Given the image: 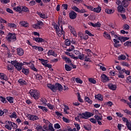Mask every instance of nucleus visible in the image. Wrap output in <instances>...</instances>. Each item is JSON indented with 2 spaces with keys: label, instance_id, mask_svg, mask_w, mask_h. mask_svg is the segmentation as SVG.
Instances as JSON below:
<instances>
[{
  "label": "nucleus",
  "instance_id": "7ed1b4c3",
  "mask_svg": "<svg viewBox=\"0 0 131 131\" xmlns=\"http://www.w3.org/2000/svg\"><path fill=\"white\" fill-rule=\"evenodd\" d=\"M50 89L54 93H56L57 91H59V92H63V86L59 83H56L55 85L50 84Z\"/></svg>",
  "mask_w": 131,
  "mask_h": 131
},
{
  "label": "nucleus",
  "instance_id": "f704fd0d",
  "mask_svg": "<svg viewBox=\"0 0 131 131\" xmlns=\"http://www.w3.org/2000/svg\"><path fill=\"white\" fill-rule=\"evenodd\" d=\"M63 60H65V61L66 62V63H68V64H69V65H70V64H71V60H70V58L67 57H63Z\"/></svg>",
  "mask_w": 131,
  "mask_h": 131
},
{
  "label": "nucleus",
  "instance_id": "4468645a",
  "mask_svg": "<svg viewBox=\"0 0 131 131\" xmlns=\"http://www.w3.org/2000/svg\"><path fill=\"white\" fill-rule=\"evenodd\" d=\"M16 52L18 56H23L24 55V50L21 48H17Z\"/></svg>",
  "mask_w": 131,
  "mask_h": 131
},
{
  "label": "nucleus",
  "instance_id": "9d476101",
  "mask_svg": "<svg viewBox=\"0 0 131 131\" xmlns=\"http://www.w3.org/2000/svg\"><path fill=\"white\" fill-rule=\"evenodd\" d=\"M43 25V23L41 21H37L36 24L33 26L34 28L36 29H40L41 26Z\"/></svg>",
  "mask_w": 131,
  "mask_h": 131
},
{
  "label": "nucleus",
  "instance_id": "0e129e2a",
  "mask_svg": "<svg viewBox=\"0 0 131 131\" xmlns=\"http://www.w3.org/2000/svg\"><path fill=\"white\" fill-rule=\"evenodd\" d=\"M127 83H131V76H129L126 78Z\"/></svg>",
  "mask_w": 131,
  "mask_h": 131
},
{
  "label": "nucleus",
  "instance_id": "423d86ee",
  "mask_svg": "<svg viewBox=\"0 0 131 131\" xmlns=\"http://www.w3.org/2000/svg\"><path fill=\"white\" fill-rule=\"evenodd\" d=\"M0 79L5 80V81H7L10 85L12 84V83L9 81V76L6 75V74H4V73H0Z\"/></svg>",
  "mask_w": 131,
  "mask_h": 131
},
{
  "label": "nucleus",
  "instance_id": "79ce46f5",
  "mask_svg": "<svg viewBox=\"0 0 131 131\" xmlns=\"http://www.w3.org/2000/svg\"><path fill=\"white\" fill-rule=\"evenodd\" d=\"M64 112L66 113V114H69V112L67 111V110H69V107H68V106L66 105H64Z\"/></svg>",
  "mask_w": 131,
  "mask_h": 131
},
{
  "label": "nucleus",
  "instance_id": "a19ab883",
  "mask_svg": "<svg viewBox=\"0 0 131 131\" xmlns=\"http://www.w3.org/2000/svg\"><path fill=\"white\" fill-rule=\"evenodd\" d=\"M38 60H39V61H41V64H42V65L45 66L46 64H47L48 63V60H45L42 58H39Z\"/></svg>",
  "mask_w": 131,
  "mask_h": 131
},
{
  "label": "nucleus",
  "instance_id": "4be33fe9",
  "mask_svg": "<svg viewBox=\"0 0 131 131\" xmlns=\"http://www.w3.org/2000/svg\"><path fill=\"white\" fill-rule=\"evenodd\" d=\"M19 24L23 27H29V24L25 21H20Z\"/></svg>",
  "mask_w": 131,
  "mask_h": 131
},
{
  "label": "nucleus",
  "instance_id": "f8f14e48",
  "mask_svg": "<svg viewBox=\"0 0 131 131\" xmlns=\"http://www.w3.org/2000/svg\"><path fill=\"white\" fill-rule=\"evenodd\" d=\"M22 62H19L17 61L14 67L17 71H21V70H22Z\"/></svg>",
  "mask_w": 131,
  "mask_h": 131
},
{
  "label": "nucleus",
  "instance_id": "2eb2a0df",
  "mask_svg": "<svg viewBox=\"0 0 131 131\" xmlns=\"http://www.w3.org/2000/svg\"><path fill=\"white\" fill-rule=\"evenodd\" d=\"M101 81L102 82H107V81L110 80L109 77H108L106 75L104 74L101 75Z\"/></svg>",
  "mask_w": 131,
  "mask_h": 131
},
{
  "label": "nucleus",
  "instance_id": "9b49d317",
  "mask_svg": "<svg viewBox=\"0 0 131 131\" xmlns=\"http://www.w3.org/2000/svg\"><path fill=\"white\" fill-rule=\"evenodd\" d=\"M130 2V0H122L121 5L124 8H127Z\"/></svg>",
  "mask_w": 131,
  "mask_h": 131
},
{
  "label": "nucleus",
  "instance_id": "5fc2aeb1",
  "mask_svg": "<svg viewBox=\"0 0 131 131\" xmlns=\"http://www.w3.org/2000/svg\"><path fill=\"white\" fill-rule=\"evenodd\" d=\"M62 120L64 121V122H66V123H69L70 122V120L69 119H68L67 118H65L63 117Z\"/></svg>",
  "mask_w": 131,
  "mask_h": 131
},
{
  "label": "nucleus",
  "instance_id": "ea45409f",
  "mask_svg": "<svg viewBox=\"0 0 131 131\" xmlns=\"http://www.w3.org/2000/svg\"><path fill=\"white\" fill-rule=\"evenodd\" d=\"M10 118L16 119V118H17V113L15 112H13L10 116Z\"/></svg>",
  "mask_w": 131,
  "mask_h": 131
},
{
  "label": "nucleus",
  "instance_id": "8fccbe9b",
  "mask_svg": "<svg viewBox=\"0 0 131 131\" xmlns=\"http://www.w3.org/2000/svg\"><path fill=\"white\" fill-rule=\"evenodd\" d=\"M119 60H125L126 59V56L124 55H121L118 57Z\"/></svg>",
  "mask_w": 131,
  "mask_h": 131
},
{
  "label": "nucleus",
  "instance_id": "dca6fc26",
  "mask_svg": "<svg viewBox=\"0 0 131 131\" xmlns=\"http://www.w3.org/2000/svg\"><path fill=\"white\" fill-rule=\"evenodd\" d=\"M33 40L34 41H36V42H45V39H43L42 38L40 37H33Z\"/></svg>",
  "mask_w": 131,
  "mask_h": 131
},
{
  "label": "nucleus",
  "instance_id": "4c0bfd02",
  "mask_svg": "<svg viewBox=\"0 0 131 131\" xmlns=\"http://www.w3.org/2000/svg\"><path fill=\"white\" fill-rule=\"evenodd\" d=\"M50 56H53V57H56L58 55L56 52H55V51H54V50H50Z\"/></svg>",
  "mask_w": 131,
  "mask_h": 131
},
{
  "label": "nucleus",
  "instance_id": "58836bf2",
  "mask_svg": "<svg viewBox=\"0 0 131 131\" xmlns=\"http://www.w3.org/2000/svg\"><path fill=\"white\" fill-rule=\"evenodd\" d=\"M37 14L40 17V18H42V19H46V18H47L46 14L41 13V12H37Z\"/></svg>",
  "mask_w": 131,
  "mask_h": 131
},
{
  "label": "nucleus",
  "instance_id": "052dcab7",
  "mask_svg": "<svg viewBox=\"0 0 131 131\" xmlns=\"http://www.w3.org/2000/svg\"><path fill=\"white\" fill-rule=\"evenodd\" d=\"M101 24L100 23V22L98 21L97 23L94 24V27L96 28V27H100L101 26Z\"/></svg>",
  "mask_w": 131,
  "mask_h": 131
},
{
  "label": "nucleus",
  "instance_id": "393cba45",
  "mask_svg": "<svg viewBox=\"0 0 131 131\" xmlns=\"http://www.w3.org/2000/svg\"><path fill=\"white\" fill-rule=\"evenodd\" d=\"M95 99H97L98 101H103V96L101 95L100 94H98L97 95H96L95 96Z\"/></svg>",
  "mask_w": 131,
  "mask_h": 131
},
{
  "label": "nucleus",
  "instance_id": "de8ad7c7",
  "mask_svg": "<svg viewBox=\"0 0 131 131\" xmlns=\"http://www.w3.org/2000/svg\"><path fill=\"white\" fill-rule=\"evenodd\" d=\"M89 81L90 82H91V83H93V84H96V83H97V81L92 78H89Z\"/></svg>",
  "mask_w": 131,
  "mask_h": 131
},
{
  "label": "nucleus",
  "instance_id": "bf43d9fd",
  "mask_svg": "<svg viewBox=\"0 0 131 131\" xmlns=\"http://www.w3.org/2000/svg\"><path fill=\"white\" fill-rule=\"evenodd\" d=\"M72 9H73V10H74V11H75V12H77L78 13H79L80 9L77 7L74 6L72 8Z\"/></svg>",
  "mask_w": 131,
  "mask_h": 131
},
{
  "label": "nucleus",
  "instance_id": "5701e85b",
  "mask_svg": "<svg viewBox=\"0 0 131 131\" xmlns=\"http://www.w3.org/2000/svg\"><path fill=\"white\" fill-rule=\"evenodd\" d=\"M62 24L65 25V21L63 20V17L61 15L58 16V24Z\"/></svg>",
  "mask_w": 131,
  "mask_h": 131
},
{
  "label": "nucleus",
  "instance_id": "f03ea898",
  "mask_svg": "<svg viewBox=\"0 0 131 131\" xmlns=\"http://www.w3.org/2000/svg\"><path fill=\"white\" fill-rule=\"evenodd\" d=\"M6 39L9 43L15 42L17 40V35L16 33H8L6 37Z\"/></svg>",
  "mask_w": 131,
  "mask_h": 131
},
{
  "label": "nucleus",
  "instance_id": "bb28decb",
  "mask_svg": "<svg viewBox=\"0 0 131 131\" xmlns=\"http://www.w3.org/2000/svg\"><path fill=\"white\" fill-rule=\"evenodd\" d=\"M105 13H106V14H113V13L115 12V10L114 9H105Z\"/></svg>",
  "mask_w": 131,
  "mask_h": 131
},
{
  "label": "nucleus",
  "instance_id": "3c124183",
  "mask_svg": "<svg viewBox=\"0 0 131 131\" xmlns=\"http://www.w3.org/2000/svg\"><path fill=\"white\" fill-rule=\"evenodd\" d=\"M43 128L47 131L50 130V124H49L48 125H44Z\"/></svg>",
  "mask_w": 131,
  "mask_h": 131
},
{
  "label": "nucleus",
  "instance_id": "603ef678",
  "mask_svg": "<svg viewBox=\"0 0 131 131\" xmlns=\"http://www.w3.org/2000/svg\"><path fill=\"white\" fill-rule=\"evenodd\" d=\"M125 47H131V42L129 41H127L124 43Z\"/></svg>",
  "mask_w": 131,
  "mask_h": 131
},
{
  "label": "nucleus",
  "instance_id": "c85d7f7f",
  "mask_svg": "<svg viewBox=\"0 0 131 131\" xmlns=\"http://www.w3.org/2000/svg\"><path fill=\"white\" fill-rule=\"evenodd\" d=\"M7 98H6L5 97H4L3 96H0V100L1 101V102H2V103H3V104H7L8 103V101L6 99Z\"/></svg>",
  "mask_w": 131,
  "mask_h": 131
},
{
  "label": "nucleus",
  "instance_id": "c03bdc74",
  "mask_svg": "<svg viewBox=\"0 0 131 131\" xmlns=\"http://www.w3.org/2000/svg\"><path fill=\"white\" fill-rule=\"evenodd\" d=\"M78 59H80V60H84V54L80 53V54L78 55Z\"/></svg>",
  "mask_w": 131,
  "mask_h": 131
},
{
  "label": "nucleus",
  "instance_id": "774afa93",
  "mask_svg": "<svg viewBox=\"0 0 131 131\" xmlns=\"http://www.w3.org/2000/svg\"><path fill=\"white\" fill-rule=\"evenodd\" d=\"M37 131H47V130L43 129L42 128V127H41V126H39V127L37 128Z\"/></svg>",
  "mask_w": 131,
  "mask_h": 131
},
{
  "label": "nucleus",
  "instance_id": "a211bd4d",
  "mask_svg": "<svg viewBox=\"0 0 131 131\" xmlns=\"http://www.w3.org/2000/svg\"><path fill=\"white\" fill-rule=\"evenodd\" d=\"M108 87L110 90L112 91H116V89H117V86L115 84H113L112 83H109L108 84Z\"/></svg>",
  "mask_w": 131,
  "mask_h": 131
},
{
  "label": "nucleus",
  "instance_id": "c9c22d12",
  "mask_svg": "<svg viewBox=\"0 0 131 131\" xmlns=\"http://www.w3.org/2000/svg\"><path fill=\"white\" fill-rule=\"evenodd\" d=\"M38 107L39 108V109H41V110H42L43 112H48V108H47L46 107L41 106V105H38Z\"/></svg>",
  "mask_w": 131,
  "mask_h": 131
},
{
  "label": "nucleus",
  "instance_id": "680f3d73",
  "mask_svg": "<svg viewBox=\"0 0 131 131\" xmlns=\"http://www.w3.org/2000/svg\"><path fill=\"white\" fill-rule=\"evenodd\" d=\"M124 30H128L129 29V26L127 24H125L123 26Z\"/></svg>",
  "mask_w": 131,
  "mask_h": 131
},
{
  "label": "nucleus",
  "instance_id": "e2e57ef3",
  "mask_svg": "<svg viewBox=\"0 0 131 131\" xmlns=\"http://www.w3.org/2000/svg\"><path fill=\"white\" fill-rule=\"evenodd\" d=\"M123 111L124 113H126L127 115H131V112L128 111V110H123Z\"/></svg>",
  "mask_w": 131,
  "mask_h": 131
},
{
  "label": "nucleus",
  "instance_id": "1a4fd4ad",
  "mask_svg": "<svg viewBox=\"0 0 131 131\" xmlns=\"http://www.w3.org/2000/svg\"><path fill=\"white\" fill-rule=\"evenodd\" d=\"M94 117L95 118V120L98 122V124L99 125H102V122H101V121L103 119V116H99V115H95Z\"/></svg>",
  "mask_w": 131,
  "mask_h": 131
},
{
  "label": "nucleus",
  "instance_id": "13d9d810",
  "mask_svg": "<svg viewBox=\"0 0 131 131\" xmlns=\"http://www.w3.org/2000/svg\"><path fill=\"white\" fill-rule=\"evenodd\" d=\"M75 47L73 46H71L69 49H67V52H72L74 50Z\"/></svg>",
  "mask_w": 131,
  "mask_h": 131
},
{
  "label": "nucleus",
  "instance_id": "72a5a7b5",
  "mask_svg": "<svg viewBox=\"0 0 131 131\" xmlns=\"http://www.w3.org/2000/svg\"><path fill=\"white\" fill-rule=\"evenodd\" d=\"M8 27H10V28H16V27H17V25H16L15 24L8 23Z\"/></svg>",
  "mask_w": 131,
  "mask_h": 131
},
{
  "label": "nucleus",
  "instance_id": "cd10ccee",
  "mask_svg": "<svg viewBox=\"0 0 131 131\" xmlns=\"http://www.w3.org/2000/svg\"><path fill=\"white\" fill-rule=\"evenodd\" d=\"M101 11H102V9L99 6H98V7L93 9V12H95L96 13H100Z\"/></svg>",
  "mask_w": 131,
  "mask_h": 131
},
{
  "label": "nucleus",
  "instance_id": "aec40b11",
  "mask_svg": "<svg viewBox=\"0 0 131 131\" xmlns=\"http://www.w3.org/2000/svg\"><path fill=\"white\" fill-rule=\"evenodd\" d=\"M13 10L16 12H18L19 13V14H21L22 13V6H18L16 7H14L13 8Z\"/></svg>",
  "mask_w": 131,
  "mask_h": 131
},
{
  "label": "nucleus",
  "instance_id": "37998d69",
  "mask_svg": "<svg viewBox=\"0 0 131 131\" xmlns=\"http://www.w3.org/2000/svg\"><path fill=\"white\" fill-rule=\"evenodd\" d=\"M35 77H36V79H38V80H41V79H42V78H43L42 76H41V75H39L38 74H36Z\"/></svg>",
  "mask_w": 131,
  "mask_h": 131
},
{
  "label": "nucleus",
  "instance_id": "473e14b6",
  "mask_svg": "<svg viewBox=\"0 0 131 131\" xmlns=\"http://www.w3.org/2000/svg\"><path fill=\"white\" fill-rule=\"evenodd\" d=\"M21 72L24 73V74H25V75H28V74H29V70L28 69L24 68L22 69Z\"/></svg>",
  "mask_w": 131,
  "mask_h": 131
},
{
  "label": "nucleus",
  "instance_id": "7c9ffc66",
  "mask_svg": "<svg viewBox=\"0 0 131 131\" xmlns=\"http://www.w3.org/2000/svg\"><path fill=\"white\" fill-rule=\"evenodd\" d=\"M84 101L85 102H87L88 104H92L93 103V101H92V100H91V99L87 96L85 97Z\"/></svg>",
  "mask_w": 131,
  "mask_h": 131
},
{
  "label": "nucleus",
  "instance_id": "6e6552de",
  "mask_svg": "<svg viewBox=\"0 0 131 131\" xmlns=\"http://www.w3.org/2000/svg\"><path fill=\"white\" fill-rule=\"evenodd\" d=\"M69 17L71 19V20H74V19H76L77 17V13L74 11H71L69 14Z\"/></svg>",
  "mask_w": 131,
  "mask_h": 131
},
{
  "label": "nucleus",
  "instance_id": "864d4df0",
  "mask_svg": "<svg viewBox=\"0 0 131 131\" xmlns=\"http://www.w3.org/2000/svg\"><path fill=\"white\" fill-rule=\"evenodd\" d=\"M65 45H66V46H67V47H69V46H70L71 43H70V40H69V39H66Z\"/></svg>",
  "mask_w": 131,
  "mask_h": 131
},
{
  "label": "nucleus",
  "instance_id": "0eeeda50",
  "mask_svg": "<svg viewBox=\"0 0 131 131\" xmlns=\"http://www.w3.org/2000/svg\"><path fill=\"white\" fill-rule=\"evenodd\" d=\"M26 116L28 117L29 120H31L32 121H36V120H38L39 119L38 116L34 115L27 114Z\"/></svg>",
  "mask_w": 131,
  "mask_h": 131
},
{
  "label": "nucleus",
  "instance_id": "412c9836",
  "mask_svg": "<svg viewBox=\"0 0 131 131\" xmlns=\"http://www.w3.org/2000/svg\"><path fill=\"white\" fill-rule=\"evenodd\" d=\"M6 100L7 102H9L10 104H13V103H14V97L12 96H7Z\"/></svg>",
  "mask_w": 131,
  "mask_h": 131
},
{
  "label": "nucleus",
  "instance_id": "69168bd1",
  "mask_svg": "<svg viewBox=\"0 0 131 131\" xmlns=\"http://www.w3.org/2000/svg\"><path fill=\"white\" fill-rule=\"evenodd\" d=\"M85 33H86V34H88L89 35V36H95V35L92 34L91 32H90V31H89L88 30H86L85 31Z\"/></svg>",
  "mask_w": 131,
  "mask_h": 131
},
{
  "label": "nucleus",
  "instance_id": "4d7b16f0",
  "mask_svg": "<svg viewBox=\"0 0 131 131\" xmlns=\"http://www.w3.org/2000/svg\"><path fill=\"white\" fill-rule=\"evenodd\" d=\"M54 128H56V129H59V128H61V126L59 123H55L54 124Z\"/></svg>",
  "mask_w": 131,
  "mask_h": 131
},
{
  "label": "nucleus",
  "instance_id": "b1692460",
  "mask_svg": "<svg viewBox=\"0 0 131 131\" xmlns=\"http://www.w3.org/2000/svg\"><path fill=\"white\" fill-rule=\"evenodd\" d=\"M83 126L84 128L85 129V130H87V131L92 130V125H90V124L83 125Z\"/></svg>",
  "mask_w": 131,
  "mask_h": 131
},
{
  "label": "nucleus",
  "instance_id": "09e8293b",
  "mask_svg": "<svg viewBox=\"0 0 131 131\" xmlns=\"http://www.w3.org/2000/svg\"><path fill=\"white\" fill-rule=\"evenodd\" d=\"M83 6L84 7H86V8L88 9V10H90V11H94V8H93V6H89L85 4H83Z\"/></svg>",
  "mask_w": 131,
  "mask_h": 131
},
{
  "label": "nucleus",
  "instance_id": "49530a36",
  "mask_svg": "<svg viewBox=\"0 0 131 131\" xmlns=\"http://www.w3.org/2000/svg\"><path fill=\"white\" fill-rule=\"evenodd\" d=\"M40 102H42L43 104H45V105H47V103H48V100L45 98H42L40 99Z\"/></svg>",
  "mask_w": 131,
  "mask_h": 131
},
{
  "label": "nucleus",
  "instance_id": "a878e982",
  "mask_svg": "<svg viewBox=\"0 0 131 131\" xmlns=\"http://www.w3.org/2000/svg\"><path fill=\"white\" fill-rule=\"evenodd\" d=\"M21 12H25V13H30L29 9L26 6H21Z\"/></svg>",
  "mask_w": 131,
  "mask_h": 131
},
{
  "label": "nucleus",
  "instance_id": "20e7f679",
  "mask_svg": "<svg viewBox=\"0 0 131 131\" xmlns=\"http://www.w3.org/2000/svg\"><path fill=\"white\" fill-rule=\"evenodd\" d=\"M24 65L29 66V67H30L31 69H32V70H33V71H35L36 72H37V71H38V70L36 69L35 67H34V64L32 63V62H26L25 61H24L23 62H22V66H24Z\"/></svg>",
  "mask_w": 131,
  "mask_h": 131
},
{
  "label": "nucleus",
  "instance_id": "338daca9",
  "mask_svg": "<svg viewBox=\"0 0 131 131\" xmlns=\"http://www.w3.org/2000/svg\"><path fill=\"white\" fill-rule=\"evenodd\" d=\"M76 82H77V83H82V81L81 80V79L78 78H76Z\"/></svg>",
  "mask_w": 131,
  "mask_h": 131
},
{
  "label": "nucleus",
  "instance_id": "2f4dec72",
  "mask_svg": "<svg viewBox=\"0 0 131 131\" xmlns=\"http://www.w3.org/2000/svg\"><path fill=\"white\" fill-rule=\"evenodd\" d=\"M104 105L107 107H112L113 106V102L112 101L106 102L104 103Z\"/></svg>",
  "mask_w": 131,
  "mask_h": 131
},
{
  "label": "nucleus",
  "instance_id": "ddd939ff",
  "mask_svg": "<svg viewBox=\"0 0 131 131\" xmlns=\"http://www.w3.org/2000/svg\"><path fill=\"white\" fill-rule=\"evenodd\" d=\"M68 28L70 29V32H71V33L76 37H77V34H76V32L75 31L74 28L71 26H69Z\"/></svg>",
  "mask_w": 131,
  "mask_h": 131
},
{
  "label": "nucleus",
  "instance_id": "a18cd8bd",
  "mask_svg": "<svg viewBox=\"0 0 131 131\" xmlns=\"http://www.w3.org/2000/svg\"><path fill=\"white\" fill-rule=\"evenodd\" d=\"M77 97H78V101L80 102V103H83V100L81 99V97L80 96V94L79 93H77Z\"/></svg>",
  "mask_w": 131,
  "mask_h": 131
},
{
  "label": "nucleus",
  "instance_id": "6ab92c4d",
  "mask_svg": "<svg viewBox=\"0 0 131 131\" xmlns=\"http://www.w3.org/2000/svg\"><path fill=\"white\" fill-rule=\"evenodd\" d=\"M118 11L120 13H125V9L123 8V6H122V5H119L118 7Z\"/></svg>",
  "mask_w": 131,
  "mask_h": 131
},
{
  "label": "nucleus",
  "instance_id": "e433bc0d",
  "mask_svg": "<svg viewBox=\"0 0 131 131\" xmlns=\"http://www.w3.org/2000/svg\"><path fill=\"white\" fill-rule=\"evenodd\" d=\"M64 68L66 71H71V70H72V68L68 64H65Z\"/></svg>",
  "mask_w": 131,
  "mask_h": 131
},
{
  "label": "nucleus",
  "instance_id": "f257e3e1",
  "mask_svg": "<svg viewBox=\"0 0 131 131\" xmlns=\"http://www.w3.org/2000/svg\"><path fill=\"white\" fill-rule=\"evenodd\" d=\"M31 98H33L35 100H38L40 98V93L39 91L36 89H31L29 92Z\"/></svg>",
  "mask_w": 131,
  "mask_h": 131
},
{
  "label": "nucleus",
  "instance_id": "6e6d98bb",
  "mask_svg": "<svg viewBox=\"0 0 131 131\" xmlns=\"http://www.w3.org/2000/svg\"><path fill=\"white\" fill-rule=\"evenodd\" d=\"M55 31L57 34H60V28L59 26H56L55 28Z\"/></svg>",
  "mask_w": 131,
  "mask_h": 131
},
{
  "label": "nucleus",
  "instance_id": "39448f33",
  "mask_svg": "<svg viewBox=\"0 0 131 131\" xmlns=\"http://www.w3.org/2000/svg\"><path fill=\"white\" fill-rule=\"evenodd\" d=\"M81 114L82 116L81 117V118H83V119H88L92 117V116H94V114H92L90 112H85Z\"/></svg>",
  "mask_w": 131,
  "mask_h": 131
},
{
  "label": "nucleus",
  "instance_id": "f3484780",
  "mask_svg": "<svg viewBox=\"0 0 131 131\" xmlns=\"http://www.w3.org/2000/svg\"><path fill=\"white\" fill-rule=\"evenodd\" d=\"M18 82L19 83L20 85H22V86H23V85H27V82L23 78L18 79Z\"/></svg>",
  "mask_w": 131,
  "mask_h": 131
},
{
  "label": "nucleus",
  "instance_id": "c756f323",
  "mask_svg": "<svg viewBox=\"0 0 131 131\" xmlns=\"http://www.w3.org/2000/svg\"><path fill=\"white\" fill-rule=\"evenodd\" d=\"M103 36L106 38V39H111V36H110V34L107 33V32H104L103 33Z\"/></svg>",
  "mask_w": 131,
  "mask_h": 131
}]
</instances>
